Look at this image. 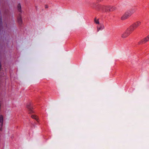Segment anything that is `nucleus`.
I'll list each match as a JSON object with an SVG mask.
<instances>
[{
    "label": "nucleus",
    "instance_id": "f257e3e1",
    "mask_svg": "<svg viewBox=\"0 0 149 149\" xmlns=\"http://www.w3.org/2000/svg\"><path fill=\"white\" fill-rule=\"evenodd\" d=\"M100 10L101 9L104 12H109L113 11L116 10V8L112 6H100Z\"/></svg>",
    "mask_w": 149,
    "mask_h": 149
},
{
    "label": "nucleus",
    "instance_id": "f03ea898",
    "mask_svg": "<svg viewBox=\"0 0 149 149\" xmlns=\"http://www.w3.org/2000/svg\"><path fill=\"white\" fill-rule=\"evenodd\" d=\"M132 30L131 28L130 29L129 27L128 28L126 31L122 34L121 38H124L127 37L132 32L131 30Z\"/></svg>",
    "mask_w": 149,
    "mask_h": 149
},
{
    "label": "nucleus",
    "instance_id": "7ed1b4c3",
    "mask_svg": "<svg viewBox=\"0 0 149 149\" xmlns=\"http://www.w3.org/2000/svg\"><path fill=\"white\" fill-rule=\"evenodd\" d=\"M141 22L140 21H137L134 23L133 24L130 26L129 28H132V30H131L133 31L138 26L141 25Z\"/></svg>",
    "mask_w": 149,
    "mask_h": 149
},
{
    "label": "nucleus",
    "instance_id": "20e7f679",
    "mask_svg": "<svg viewBox=\"0 0 149 149\" xmlns=\"http://www.w3.org/2000/svg\"><path fill=\"white\" fill-rule=\"evenodd\" d=\"M149 40V35H148L146 38H144L138 43V44L140 45L146 43Z\"/></svg>",
    "mask_w": 149,
    "mask_h": 149
},
{
    "label": "nucleus",
    "instance_id": "39448f33",
    "mask_svg": "<svg viewBox=\"0 0 149 149\" xmlns=\"http://www.w3.org/2000/svg\"><path fill=\"white\" fill-rule=\"evenodd\" d=\"M130 16L128 13L127 12H125V14L121 17V19L122 20H124L128 18Z\"/></svg>",
    "mask_w": 149,
    "mask_h": 149
},
{
    "label": "nucleus",
    "instance_id": "423d86ee",
    "mask_svg": "<svg viewBox=\"0 0 149 149\" xmlns=\"http://www.w3.org/2000/svg\"><path fill=\"white\" fill-rule=\"evenodd\" d=\"M27 107L29 109L30 113H31L33 112L32 110L33 107L31 103H29L27 105Z\"/></svg>",
    "mask_w": 149,
    "mask_h": 149
},
{
    "label": "nucleus",
    "instance_id": "0eeeda50",
    "mask_svg": "<svg viewBox=\"0 0 149 149\" xmlns=\"http://www.w3.org/2000/svg\"><path fill=\"white\" fill-rule=\"evenodd\" d=\"M97 31L98 32L99 31L102 30L104 29V26L102 24H100V26H97Z\"/></svg>",
    "mask_w": 149,
    "mask_h": 149
},
{
    "label": "nucleus",
    "instance_id": "6e6552de",
    "mask_svg": "<svg viewBox=\"0 0 149 149\" xmlns=\"http://www.w3.org/2000/svg\"><path fill=\"white\" fill-rule=\"evenodd\" d=\"M17 21L19 25H21L22 24V22L21 13L19 14V16L17 18Z\"/></svg>",
    "mask_w": 149,
    "mask_h": 149
},
{
    "label": "nucleus",
    "instance_id": "1a4fd4ad",
    "mask_svg": "<svg viewBox=\"0 0 149 149\" xmlns=\"http://www.w3.org/2000/svg\"><path fill=\"white\" fill-rule=\"evenodd\" d=\"M3 121V118L2 115L0 116V129L1 131L2 130V127Z\"/></svg>",
    "mask_w": 149,
    "mask_h": 149
},
{
    "label": "nucleus",
    "instance_id": "9d476101",
    "mask_svg": "<svg viewBox=\"0 0 149 149\" xmlns=\"http://www.w3.org/2000/svg\"><path fill=\"white\" fill-rule=\"evenodd\" d=\"M127 12L131 16L135 12V10L134 9H132L128 11Z\"/></svg>",
    "mask_w": 149,
    "mask_h": 149
},
{
    "label": "nucleus",
    "instance_id": "9b49d317",
    "mask_svg": "<svg viewBox=\"0 0 149 149\" xmlns=\"http://www.w3.org/2000/svg\"><path fill=\"white\" fill-rule=\"evenodd\" d=\"M21 6L20 3H19L17 5V9L18 11L20 12V13H22V10H21Z\"/></svg>",
    "mask_w": 149,
    "mask_h": 149
},
{
    "label": "nucleus",
    "instance_id": "f8f14e48",
    "mask_svg": "<svg viewBox=\"0 0 149 149\" xmlns=\"http://www.w3.org/2000/svg\"><path fill=\"white\" fill-rule=\"evenodd\" d=\"M94 22L96 24H100L99 22L98 19H97L96 18H95L94 19Z\"/></svg>",
    "mask_w": 149,
    "mask_h": 149
},
{
    "label": "nucleus",
    "instance_id": "ddd939ff",
    "mask_svg": "<svg viewBox=\"0 0 149 149\" xmlns=\"http://www.w3.org/2000/svg\"><path fill=\"white\" fill-rule=\"evenodd\" d=\"M1 24H2V19H1V17H0V28L1 29V28H2Z\"/></svg>",
    "mask_w": 149,
    "mask_h": 149
},
{
    "label": "nucleus",
    "instance_id": "4468645a",
    "mask_svg": "<svg viewBox=\"0 0 149 149\" xmlns=\"http://www.w3.org/2000/svg\"><path fill=\"white\" fill-rule=\"evenodd\" d=\"M31 117L32 118L35 119L36 120H38V119L36 117V116L35 115H33L31 116Z\"/></svg>",
    "mask_w": 149,
    "mask_h": 149
},
{
    "label": "nucleus",
    "instance_id": "2eb2a0df",
    "mask_svg": "<svg viewBox=\"0 0 149 149\" xmlns=\"http://www.w3.org/2000/svg\"><path fill=\"white\" fill-rule=\"evenodd\" d=\"M45 7L46 8H48V6L47 5H46Z\"/></svg>",
    "mask_w": 149,
    "mask_h": 149
}]
</instances>
